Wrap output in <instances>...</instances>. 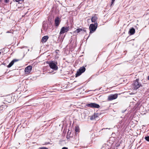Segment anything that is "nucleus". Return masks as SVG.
Here are the masks:
<instances>
[{
  "instance_id": "f257e3e1",
  "label": "nucleus",
  "mask_w": 149,
  "mask_h": 149,
  "mask_svg": "<svg viewBox=\"0 0 149 149\" xmlns=\"http://www.w3.org/2000/svg\"><path fill=\"white\" fill-rule=\"evenodd\" d=\"M47 63L49 65L50 68L54 70H56L58 69L57 63L56 62L52 61L47 62Z\"/></svg>"
},
{
  "instance_id": "f03ea898",
  "label": "nucleus",
  "mask_w": 149,
  "mask_h": 149,
  "mask_svg": "<svg viewBox=\"0 0 149 149\" xmlns=\"http://www.w3.org/2000/svg\"><path fill=\"white\" fill-rule=\"evenodd\" d=\"M139 79H136L134 81L133 89L134 90H136L140 87L142 86L141 84L139 82Z\"/></svg>"
},
{
  "instance_id": "7ed1b4c3",
  "label": "nucleus",
  "mask_w": 149,
  "mask_h": 149,
  "mask_svg": "<svg viewBox=\"0 0 149 149\" xmlns=\"http://www.w3.org/2000/svg\"><path fill=\"white\" fill-rule=\"evenodd\" d=\"M97 23L95 24H91L89 26V29L90 31V33H92L94 32L97 26Z\"/></svg>"
},
{
  "instance_id": "20e7f679",
  "label": "nucleus",
  "mask_w": 149,
  "mask_h": 149,
  "mask_svg": "<svg viewBox=\"0 0 149 149\" xmlns=\"http://www.w3.org/2000/svg\"><path fill=\"white\" fill-rule=\"evenodd\" d=\"M86 69L84 67H82L80 68L77 71L76 74V77H77L80 75L82 73L85 71Z\"/></svg>"
},
{
  "instance_id": "39448f33",
  "label": "nucleus",
  "mask_w": 149,
  "mask_h": 149,
  "mask_svg": "<svg viewBox=\"0 0 149 149\" xmlns=\"http://www.w3.org/2000/svg\"><path fill=\"white\" fill-rule=\"evenodd\" d=\"M69 29V27L68 26L66 27H62L60 30V31L59 33L60 35L63 34L65 33L68 32Z\"/></svg>"
},
{
  "instance_id": "423d86ee",
  "label": "nucleus",
  "mask_w": 149,
  "mask_h": 149,
  "mask_svg": "<svg viewBox=\"0 0 149 149\" xmlns=\"http://www.w3.org/2000/svg\"><path fill=\"white\" fill-rule=\"evenodd\" d=\"M118 97V95L117 94H111L108 97L107 100L108 101H111L116 99Z\"/></svg>"
},
{
  "instance_id": "0eeeda50",
  "label": "nucleus",
  "mask_w": 149,
  "mask_h": 149,
  "mask_svg": "<svg viewBox=\"0 0 149 149\" xmlns=\"http://www.w3.org/2000/svg\"><path fill=\"white\" fill-rule=\"evenodd\" d=\"M86 106L89 107L91 108H98L100 107L99 105L96 103H91L90 104H87Z\"/></svg>"
},
{
  "instance_id": "6e6552de",
  "label": "nucleus",
  "mask_w": 149,
  "mask_h": 149,
  "mask_svg": "<svg viewBox=\"0 0 149 149\" xmlns=\"http://www.w3.org/2000/svg\"><path fill=\"white\" fill-rule=\"evenodd\" d=\"M32 69V67L31 66L29 65L25 68V72L26 74H29L31 72Z\"/></svg>"
},
{
  "instance_id": "1a4fd4ad",
  "label": "nucleus",
  "mask_w": 149,
  "mask_h": 149,
  "mask_svg": "<svg viewBox=\"0 0 149 149\" xmlns=\"http://www.w3.org/2000/svg\"><path fill=\"white\" fill-rule=\"evenodd\" d=\"M98 17L97 15H95L94 16L92 17L91 20L92 22H94V24L97 23Z\"/></svg>"
},
{
  "instance_id": "9d476101",
  "label": "nucleus",
  "mask_w": 149,
  "mask_h": 149,
  "mask_svg": "<svg viewBox=\"0 0 149 149\" xmlns=\"http://www.w3.org/2000/svg\"><path fill=\"white\" fill-rule=\"evenodd\" d=\"M59 18L58 17H56L55 19V26H58L60 23V21L59 20Z\"/></svg>"
},
{
  "instance_id": "9b49d317",
  "label": "nucleus",
  "mask_w": 149,
  "mask_h": 149,
  "mask_svg": "<svg viewBox=\"0 0 149 149\" xmlns=\"http://www.w3.org/2000/svg\"><path fill=\"white\" fill-rule=\"evenodd\" d=\"M19 61L18 59H14L10 63H9V65H8L7 67L10 68L14 64V62H17Z\"/></svg>"
},
{
  "instance_id": "f8f14e48",
  "label": "nucleus",
  "mask_w": 149,
  "mask_h": 149,
  "mask_svg": "<svg viewBox=\"0 0 149 149\" xmlns=\"http://www.w3.org/2000/svg\"><path fill=\"white\" fill-rule=\"evenodd\" d=\"M49 38L47 36H45L43 37L41 40V42L42 43L45 42Z\"/></svg>"
},
{
  "instance_id": "ddd939ff",
  "label": "nucleus",
  "mask_w": 149,
  "mask_h": 149,
  "mask_svg": "<svg viewBox=\"0 0 149 149\" xmlns=\"http://www.w3.org/2000/svg\"><path fill=\"white\" fill-rule=\"evenodd\" d=\"M129 32L131 35H133L135 33V30L133 28H131L130 29Z\"/></svg>"
},
{
  "instance_id": "4468645a",
  "label": "nucleus",
  "mask_w": 149,
  "mask_h": 149,
  "mask_svg": "<svg viewBox=\"0 0 149 149\" xmlns=\"http://www.w3.org/2000/svg\"><path fill=\"white\" fill-rule=\"evenodd\" d=\"M83 30L80 28H78L77 29L74 31V33H79L80 32L82 31Z\"/></svg>"
},
{
  "instance_id": "2eb2a0df",
  "label": "nucleus",
  "mask_w": 149,
  "mask_h": 149,
  "mask_svg": "<svg viewBox=\"0 0 149 149\" xmlns=\"http://www.w3.org/2000/svg\"><path fill=\"white\" fill-rule=\"evenodd\" d=\"M7 107V106L6 105H2L0 107V109H1V108H3L4 109H5Z\"/></svg>"
},
{
  "instance_id": "dca6fc26",
  "label": "nucleus",
  "mask_w": 149,
  "mask_h": 149,
  "mask_svg": "<svg viewBox=\"0 0 149 149\" xmlns=\"http://www.w3.org/2000/svg\"><path fill=\"white\" fill-rule=\"evenodd\" d=\"M145 139L146 141H149V136L145 137Z\"/></svg>"
},
{
  "instance_id": "f3484780",
  "label": "nucleus",
  "mask_w": 149,
  "mask_h": 149,
  "mask_svg": "<svg viewBox=\"0 0 149 149\" xmlns=\"http://www.w3.org/2000/svg\"><path fill=\"white\" fill-rule=\"evenodd\" d=\"M75 131L76 132H77L79 131V129L77 127H75Z\"/></svg>"
},
{
  "instance_id": "a211bd4d",
  "label": "nucleus",
  "mask_w": 149,
  "mask_h": 149,
  "mask_svg": "<svg viewBox=\"0 0 149 149\" xmlns=\"http://www.w3.org/2000/svg\"><path fill=\"white\" fill-rule=\"evenodd\" d=\"M38 149H48V148L46 147H41L39 148Z\"/></svg>"
},
{
  "instance_id": "6ab92c4d",
  "label": "nucleus",
  "mask_w": 149,
  "mask_h": 149,
  "mask_svg": "<svg viewBox=\"0 0 149 149\" xmlns=\"http://www.w3.org/2000/svg\"><path fill=\"white\" fill-rule=\"evenodd\" d=\"M94 119V116H91L90 118V119L91 120H93Z\"/></svg>"
},
{
  "instance_id": "aec40b11",
  "label": "nucleus",
  "mask_w": 149,
  "mask_h": 149,
  "mask_svg": "<svg viewBox=\"0 0 149 149\" xmlns=\"http://www.w3.org/2000/svg\"><path fill=\"white\" fill-rule=\"evenodd\" d=\"M62 149H68V148L66 147H63Z\"/></svg>"
},
{
  "instance_id": "412c9836",
  "label": "nucleus",
  "mask_w": 149,
  "mask_h": 149,
  "mask_svg": "<svg viewBox=\"0 0 149 149\" xmlns=\"http://www.w3.org/2000/svg\"><path fill=\"white\" fill-rule=\"evenodd\" d=\"M115 0H112V2H111V3L113 4Z\"/></svg>"
},
{
  "instance_id": "4be33fe9",
  "label": "nucleus",
  "mask_w": 149,
  "mask_h": 149,
  "mask_svg": "<svg viewBox=\"0 0 149 149\" xmlns=\"http://www.w3.org/2000/svg\"><path fill=\"white\" fill-rule=\"evenodd\" d=\"M5 2L6 3H7L8 2L7 0H5Z\"/></svg>"
},
{
  "instance_id": "5701e85b",
  "label": "nucleus",
  "mask_w": 149,
  "mask_h": 149,
  "mask_svg": "<svg viewBox=\"0 0 149 149\" xmlns=\"http://www.w3.org/2000/svg\"><path fill=\"white\" fill-rule=\"evenodd\" d=\"M3 108H1V109H0V112L3 110Z\"/></svg>"
},
{
  "instance_id": "b1692460",
  "label": "nucleus",
  "mask_w": 149,
  "mask_h": 149,
  "mask_svg": "<svg viewBox=\"0 0 149 149\" xmlns=\"http://www.w3.org/2000/svg\"><path fill=\"white\" fill-rule=\"evenodd\" d=\"M6 101L8 102V103H9V102H10V101Z\"/></svg>"
},
{
  "instance_id": "393cba45",
  "label": "nucleus",
  "mask_w": 149,
  "mask_h": 149,
  "mask_svg": "<svg viewBox=\"0 0 149 149\" xmlns=\"http://www.w3.org/2000/svg\"><path fill=\"white\" fill-rule=\"evenodd\" d=\"M10 33V32L9 31H8L6 32V33Z\"/></svg>"
},
{
  "instance_id": "a878e982",
  "label": "nucleus",
  "mask_w": 149,
  "mask_h": 149,
  "mask_svg": "<svg viewBox=\"0 0 149 149\" xmlns=\"http://www.w3.org/2000/svg\"><path fill=\"white\" fill-rule=\"evenodd\" d=\"M148 79L149 80V76H148Z\"/></svg>"
},
{
  "instance_id": "bb28decb",
  "label": "nucleus",
  "mask_w": 149,
  "mask_h": 149,
  "mask_svg": "<svg viewBox=\"0 0 149 149\" xmlns=\"http://www.w3.org/2000/svg\"><path fill=\"white\" fill-rule=\"evenodd\" d=\"M9 98L10 99H11V97H9Z\"/></svg>"
},
{
  "instance_id": "cd10ccee",
  "label": "nucleus",
  "mask_w": 149,
  "mask_h": 149,
  "mask_svg": "<svg viewBox=\"0 0 149 149\" xmlns=\"http://www.w3.org/2000/svg\"><path fill=\"white\" fill-rule=\"evenodd\" d=\"M0 1H1V0H0Z\"/></svg>"
}]
</instances>
